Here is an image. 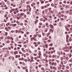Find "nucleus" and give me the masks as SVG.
Listing matches in <instances>:
<instances>
[{
  "mask_svg": "<svg viewBox=\"0 0 72 72\" xmlns=\"http://www.w3.org/2000/svg\"><path fill=\"white\" fill-rule=\"evenodd\" d=\"M67 30L68 31H70V30H69V29L68 28L67 29Z\"/></svg>",
  "mask_w": 72,
  "mask_h": 72,
  "instance_id": "052dcab7",
  "label": "nucleus"
},
{
  "mask_svg": "<svg viewBox=\"0 0 72 72\" xmlns=\"http://www.w3.org/2000/svg\"><path fill=\"white\" fill-rule=\"evenodd\" d=\"M15 56L16 58H18V55H16Z\"/></svg>",
  "mask_w": 72,
  "mask_h": 72,
  "instance_id": "393cba45",
  "label": "nucleus"
},
{
  "mask_svg": "<svg viewBox=\"0 0 72 72\" xmlns=\"http://www.w3.org/2000/svg\"><path fill=\"white\" fill-rule=\"evenodd\" d=\"M37 57H35V58H34V59H35V60H37Z\"/></svg>",
  "mask_w": 72,
  "mask_h": 72,
  "instance_id": "bf43d9fd",
  "label": "nucleus"
},
{
  "mask_svg": "<svg viewBox=\"0 0 72 72\" xmlns=\"http://www.w3.org/2000/svg\"><path fill=\"white\" fill-rule=\"evenodd\" d=\"M50 41H51V40H48V42H50Z\"/></svg>",
  "mask_w": 72,
  "mask_h": 72,
  "instance_id": "bb28decb",
  "label": "nucleus"
},
{
  "mask_svg": "<svg viewBox=\"0 0 72 72\" xmlns=\"http://www.w3.org/2000/svg\"><path fill=\"white\" fill-rule=\"evenodd\" d=\"M37 44V42H34L33 43V44L34 45H35V44Z\"/></svg>",
  "mask_w": 72,
  "mask_h": 72,
  "instance_id": "ea45409f",
  "label": "nucleus"
},
{
  "mask_svg": "<svg viewBox=\"0 0 72 72\" xmlns=\"http://www.w3.org/2000/svg\"><path fill=\"white\" fill-rule=\"evenodd\" d=\"M54 26H57V23H55V24H53Z\"/></svg>",
  "mask_w": 72,
  "mask_h": 72,
  "instance_id": "4d7b16f0",
  "label": "nucleus"
},
{
  "mask_svg": "<svg viewBox=\"0 0 72 72\" xmlns=\"http://www.w3.org/2000/svg\"><path fill=\"white\" fill-rule=\"evenodd\" d=\"M38 35V34H37L36 35H34V37L33 38H34V39H35L36 38V37H37V35Z\"/></svg>",
  "mask_w": 72,
  "mask_h": 72,
  "instance_id": "20e7f679",
  "label": "nucleus"
},
{
  "mask_svg": "<svg viewBox=\"0 0 72 72\" xmlns=\"http://www.w3.org/2000/svg\"><path fill=\"white\" fill-rule=\"evenodd\" d=\"M0 39H4V37H0Z\"/></svg>",
  "mask_w": 72,
  "mask_h": 72,
  "instance_id": "aec40b11",
  "label": "nucleus"
},
{
  "mask_svg": "<svg viewBox=\"0 0 72 72\" xmlns=\"http://www.w3.org/2000/svg\"><path fill=\"white\" fill-rule=\"evenodd\" d=\"M49 33H47V37H49Z\"/></svg>",
  "mask_w": 72,
  "mask_h": 72,
  "instance_id": "473e14b6",
  "label": "nucleus"
},
{
  "mask_svg": "<svg viewBox=\"0 0 72 72\" xmlns=\"http://www.w3.org/2000/svg\"><path fill=\"white\" fill-rule=\"evenodd\" d=\"M41 70L42 71H44V68H41Z\"/></svg>",
  "mask_w": 72,
  "mask_h": 72,
  "instance_id": "412c9836",
  "label": "nucleus"
},
{
  "mask_svg": "<svg viewBox=\"0 0 72 72\" xmlns=\"http://www.w3.org/2000/svg\"><path fill=\"white\" fill-rule=\"evenodd\" d=\"M43 20V18H40V21H42Z\"/></svg>",
  "mask_w": 72,
  "mask_h": 72,
  "instance_id": "7c9ffc66",
  "label": "nucleus"
},
{
  "mask_svg": "<svg viewBox=\"0 0 72 72\" xmlns=\"http://www.w3.org/2000/svg\"><path fill=\"white\" fill-rule=\"evenodd\" d=\"M69 30H70V31H72V28H70Z\"/></svg>",
  "mask_w": 72,
  "mask_h": 72,
  "instance_id": "8fccbe9b",
  "label": "nucleus"
},
{
  "mask_svg": "<svg viewBox=\"0 0 72 72\" xmlns=\"http://www.w3.org/2000/svg\"><path fill=\"white\" fill-rule=\"evenodd\" d=\"M65 49H68V47L67 46H66L65 47Z\"/></svg>",
  "mask_w": 72,
  "mask_h": 72,
  "instance_id": "b1692460",
  "label": "nucleus"
},
{
  "mask_svg": "<svg viewBox=\"0 0 72 72\" xmlns=\"http://www.w3.org/2000/svg\"><path fill=\"white\" fill-rule=\"evenodd\" d=\"M34 62V60H31L30 61V62L31 63H32V62Z\"/></svg>",
  "mask_w": 72,
  "mask_h": 72,
  "instance_id": "4be33fe9",
  "label": "nucleus"
},
{
  "mask_svg": "<svg viewBox=\"0 0 72 72\" xmlns=\"http://www.w3.org/2000/svg\"><path fill=\"white\" fill-rule=\"evenodd\" d=\"M31 6L32 7H33V6H34V5H33V4H32L31 5Z\"/></svg>",
  "mask_w": 72,
  "mask_h": 72,
  "instance_id": "de8ad7c7",
  "label": "nucleus"
},
{
  "mask_svg": "<svg viewBox=\"0 0 72 72\" xmlns=\"http://www.w3.org/2000/svg\"><path fill=\"white\" fill-rule=\"evenodd\" d=\"M63 3H64V4H66V1H63Z\"/></svg>",
  "mask_w": 72,
  "mask_h": 72,
  "instance_id": "79ce46f5",
  "label": "nucleus"
},
{
  "mask_svg": "<svg viewBox=\"0 0 72 72\" xmlns=\"http://www.w3.org/2000/svg\"><path fill=\"white\" fill-rule=\"evenodd\" d=\"M29 8H30V5H28L26 6V8H27V9H29Z\"/></svg>",
  "mask_w": 72,
  "mask_h": 72,
  "instance_id": "39448f33",
  "label": "nucleus"
},
{
  "mask_svg": "<svg viewBox=\"0 0 72 72\" xmlns=\"http://www.w3.org/2000/svg\"><path fill=\"white\" fill-rule=\"evenodd\" d=\"M39 56L38 58H41V56L40 55V54H39Z\"/></svg>",
  "mask_w": 72,
  "mask_h": 72,
  "instance_id": "6e6d98bb",
  "label": "nucleus"
},
{
  "mask_svg": "<svg viewBox=\"0 0 72 72\" xmlns=\"http://www.w3.org/2000/svg\"><path fill=\"white\" fill-rule=\"evenodd\" d=\"M45 24L46 26H48V23H45Z\"/></svg>",
  "mask_w": 72,
  "mask_h": 72,
  "instance_id": "09e8293b",
  "label": "nucleus"
},
{
  "mask_svg": "<svg viewBox=\"0 0 72 72\" xmlns=\"http://www.w3.org/2000/svg\"><path fill=\"white\" fill-rule=\"evenodd\" d=\"M60 9H61V10H63V9H64V8H63V7H61L60 8Z\"/></svg>",
  "mask_w": 72,
  "mask_h": 72,
  "instance_id": "c756f323",
  "label": "nucleus"
},
{
  "mask_svg": "<svg viewBox=\"0 0 72 72\" xmlns=\"http://www.w3.org/2000/svg\"><path fill=\"white\" fill-rule=\"evenodd\" d=\"M45 31L46 32H47V31H48V29L47 28L45 29Z\"/></svg>",
  "mask_w": 72,
  "mask_h": 72,
  "instance_id": "a878e982",
  "label": "nucleus"
},
{
  "mask_svg": "<svg viewBox=\"0 0 72 72\" xmlns=\"http://www.w3.org/2000/svg\"><path fill=\"white\" fill-rule=\"evenodd\" d=\"M49 17L50 18H51V19L52 18V16H50Z\"/></svg>",
  "mask_w": 72,
  "mask_h": 72,
  "instance_id": "603ef678",
  "label": "nucleus"
},
{
  "mask_svg": "<svg viewBox=\"0 0 72 72\" xmlns=\"http://www.w3.org/2000/svg\"><path fill=\"white\" fill-rule=\"evenodd\" d=\"M21 15H22V16H23L24 15V13H23L22 14L21 13L20 14Z\"/></svg>",
  "mask_w": 72,
  "mask_h": 72,
  "instance_id": "9b49d317",
  "label": "nucleus"
},
{
  "mask_svg": "<svg viewBox=\"0 0 72 72\" xmlns=\"http://www.w3.org/2000/svg\"><path fill=\"white\" fill-rule=\"evenodd\" d=\"M14 14H17V12L15 11H14Z\"/></svg>",
  "mask_w": 72,
  "mask_h": 72,
  "instance_id": "a211bd4d",
  "label": "nucleus"
},
{
  "mask_svg": "<svg viewBox=\"0 0 72 72\" xmlns=\"http://www.w3.org/2000/svg\"><path fill=\"white\" fill-rule=\"evenodd\" d=\"M60 71L61 72H64V71L62 70H60Z\"/></svg>",
  "mask_w": 72,
  "mask_h": 72,
  "instance_id": "69168bd1",
  "label": "nucleus"
},
{
  "mask_svg": "<svg viewBox=\"0 0 72 72\" xmlns=\"http://www.w3.org/2000/svg\"><path fill=\"white\" fill-rule=\"evenodd\" d=\"M67 26H68V27H69H69H71V26L69 24H68Z\"/></svg>",
  "mask_w": 72,
  "mask_h": 72,
  "instance_id": "5701e85b",
  "label": "nucleus"
},
{
  "mask_svg": "<svg viewBox=\"0 0 72 72\" xmlns=\"http://www.w3.org/2000/svg\"><path fill=\"white\" fill-rule=\"evenodd\" d=\"M66 9H67L68 8V5L66 6L65 7Z\"/></svg>",
  "mask_w": 72,
  "mask_h": 72,
  "instance_id": "3c124183",
  "label": "nucleus"
},
{
  "mask_svg": "<svg viewBox=\"0 0 72 72\" xmlns=\"http://www.w3.org/2000/svg\"><path fill=\"white\" fill-rule=\"evenodd\" d=\"M55 55H53L52 56V58H55Z\"/></svg>",
  "mask_w": 72,
  "mask_h": 72,
  "instance_id": "c85d7f7f",
  "label": "nucleus"
},
{
  "mask_svg": "<svg viewBox=\"0 0 72 72\" xmlns=\"http://www.w3.org/2000/svg\"><path fill=\"white\" fill-rule=\"evenodd\" d=\"M24 48H27V45H24Z\"/></svg>",
  "mask_w": 72,
  "mask_h": 72,
  "instance_id": "37998d69",
  "label": "nucleus"
},
{
  "mask_svg": "<svg viewBox=\"0 0 72 72\" xmlns=\"http://www.w3.org/2000/svg\"><path fill=\"white\" fill-rule=\"evenodd\" d=\"M39 37H41V35H38Z\"/></svg>",
  "mask_w": 72,
  "mask_h": 72,
  "instance_id": "c03bdc74",
  "label": "nucleus"
},
{
  "mask_svg": "<svg viewBox=\"0 0 72 72\" xmlns=\"http://www.w3.org/2000/svg\"><path fill=\"white\" fill-rule=\"evenodd\" d=\"M26 17H27V15H26V14H24V18H26Z\"/></svg>",
  "mask_w": 72,
  "mask_h": 72,
  "instance_id": "2eb2a0df",
  "label": "nucleus"
},
{
  "mask_svg": "<svg viewBox=\"0 0 72 72\" xmlns=\"http://www.w3.org/2000/svg\"><path fill=\"white\" fill-rule=\"evenodd\" d=\"M69 41H72V39H69Z\"/></svg>",
  "mask_w": 72,
  "mask_h": 72,
  "instance_id": "a19ab883",
  "label": "nucleus"
},
{
  "mask_svg": "<svg viewBox=\"0 0 72 72\" xmlns=\"http://www.w3.org/2000/svg\"><path fill=\"white\" fill-rule=\"evenodd\" d=\"M55 60V59H52L51 60V62H54Z\"/></svg>",
  "mask_w": 72,
  "mask_h": 72,
  "instance_id": "e433bc0d",
  "label": "nucleus"
},
{
  "mask_svg": "<svg viewBox=\"0 0 72 72\" xmlns=\"http://www.w3.org/2000/svg\"><path fill=\"white\" fill-rule=\"evenodd\" d=\"M49 58H51V54H50L49 55Z\"/></svg>",
  "mask_w": 72,
  "mask_h": 72,
  "instance_id": "f3484780",
  "label": "nucleus"
},
{
  "mask_svg": "<svg viewBox=\"0 0 72 72\" xmlns=\"http://www.w3.org/2000/svg\"><path fill=\"white\" fill-rule=\"evenodd\" d=\"M24 48H22V49H21V50H22V51H24Z\"/></svg>",
  "mask_w": 72,
  "mask_h": 72,
  "instance_id": "c9c22d12",
  "label": "nucleus"
},
{
  "mask_svg": "<svg viewBox=\"0 0 72 72\" xmlns=\"http://www.w3.org/2000/svg\"><path fill=\"white\" fill-rule=\"evenodd\" d=\"M42 21L44 22H45V21H46V20H45L44 19H43Z\"/></svg>",
  "mask_w": 72,
  "mask_h": 72,
  "instance_id": "0e129e2a",
  "label": "nucleus"
},
{
  "mask_svg": "<svg viewBox=\"0 0 72 72\" xmlns=\"http://www.w3.org/2000/svg\"><path fill=\"white\" fill-rule=\"evenodd\" d=\"M40 44H41V43L40 42H38L37 43V44H38V45H40Z\"/></svg>",
  "mask_w": 72,
  "mask_h": 72,
  "instance_id": "864d4df0",
  "label": "nucleus"
},
{
  "mask_svg": "<svg viewBox=\"0 0 72 72\" xmlns=\"http://www.w3.org/2000/svg\"><path fill=\"white\" fill-rule=\"evenodd\" d=\"M69 48H68L66 50V51L68 52L69 51Z\"/></svg>",
  "mask_w": 72,
  "mask_h": 72,
  "instance_id": "9d476101",
  "label": "nucleus"
},
{
  "mask_svg": "<svg viewBox=\"0 0 72 72\" xmlns=\"http://www.w3.org/2000/svg\"><path fill=\"white\" fill-rule=\"evenodd\" d=\"M57 63L56 62H53L52 63V66H57Z\"/></svg>",
  "mask_w": 72,
  "mask_h": 72,
  "instance_id": "f257e3e1",
  "label": "nucleus"
},
{
  "mask_svg": "<svg viewBox=\"0 0 72 72\" xmlns=\"http://www.w3.org/2000/svg\"><path fill=\"white\" fill-rule=\"evenodd\" d=\"M39 25H40L41 26H42V23L40 22L39 23Z\"/></svg>",
  "mask_w": 72,
  "mask_h": 72,
  "instance_id": "cd10ccee",
  "label": "nucleus"
},
{
  "mask_svg": "<svg viewBox=\"0 0 72 72\" xmlns=\"http://www.w3.org/2000/svg\"><path fill=\"white\" fill-rule=\"evenodd\" d=\"M48 64H45V66L46 67H48Z\"/></svg>",
  "mask_w": 72,
  "mask_h": 72,
  "instance_id": "58836bf2",
  "label": "nucleus"
},
{
  "mask_svg": "<svg viewBox=\"0 0 72 72\" xmlns=\"http://www.w3.org/2000/svg\"><path fill=\"white\" fill-rule=\"evenodd\" d=\"M72 57V55H69V58H71Z\"/></svg>",
  "mask_w": 72,
  "mask_h": 72,
  "instance_id": "338daca9",
  "label": "nucleus"
},
{
  "mask_svg": "<svg viewBox=\"0 0 72 72\" xmlns=\"http://www.w3.org/2000/svg\"><path fill=\"white\" fill-rule=\"evenodd\" d=\"M30 12H27V14H30Z\"/></svg>",
  "mask_w": 72,
  "mask_h": 72,
  "instance_id": "774afa93",
  "label": "nucleus"
},
{
  "mask_svg": "<svg viewBox=\"0 0 72 72\" xmlns=\"http://www.w3.org/2000/svg\"><path fill=\"white\" fill-rule=\"evenodd\" d=\"M60 20L61 21H64V19H63V18H62L60 19Z\"/></svg>",
  "mask_w": 72,
  "mask_h": 72,
  "instance_id": "72a5a7b5",
  "label": "nucleus"
},
{
  "mask_svg": "<svg viewBox=\"0 0 72 72\" xmlns=\"http://www.w3.org/2000/svg\"><path fill=\"white\" fill-rule=\"evenodd\" d=\"M45 11L44 10H43L42 12V13L43 14H44L45 13Z\"/></svg>",
  "mask_w": 72,
  "mask_h": 72,
  "instance_id": "5fc2aeb1",
  "label": "nucleus"
},
{
  "mask_svg": "<svg viewBox=\"0 0 72 72\" xmlns=\"http://www.w3.org/2000/svg\"><path fill=\"white\" fill-rule=\"evenodd\" d=\"M12 26L13 27H15V26H17V24H12Z\"/></svg>",
  "mask_w": 72,
  "mask_h": 72,
  "instance_id": "0eeeda50",
  "label": "nucleus"
},
{
  "mask_svg": "<svg viewBox=\"0 0 72 72\" xmlns=\"http://www.w3.org/2000/svg\"><path fill=\"white\" fill-rule=\"evenodd\" d=\"M19 53L20 54H21L22 53V52H21V51H20L19 52Z\"/></svg>",
  "mask_w": 72,
  "mask_h": 72,
  "instance_id": "49530a36",
  "label": "nucleus"
},
{
  "mask_svg": "<svg viewBox=\"0 0 72 72\" xmlns=\"http://www.w3.org/2000/svg\"><path fill=\"white\" fill-rule=\"evenodd\" d=\"M26 68V67H23V69H25Z\"/></svg>",
  "mask_w": 72,
  "mask_h": 72,
  "instance_id": "2f4dec72",
  "label": "nucleus"
},
{
  "mask_svg": "<svg viewBox=\"0 0 72 72\" xmlns=\"http://www.w3.org/2000/svg\"><path fill=\"white\" fill-rule=\"evenodd\" d=\"M18 46H20V47H21V48L22 47V45H18Z\"/></svg>",
  "mask_w": 72,
  "mask_h": 72,
  "instance_id": "13d9d810",
  "label": "nucleus"
},
{
  "mask_svg": "<svg viewBox=\"0 0 72 72\" xmlns=\"http://www.w3.org/2000/svg\"><path fill=\"white\" fill-rule=\"evenodd\" d=\"M46 54H50V51H46Z\"/></svg>",
  "mask_w": 72,
  "mask_h": 72,
  "instance_id": "f03ea898",
  "label": "nucleus"
},
{
  "mask_svg": "<svg viewBox=\"0 0 72 72\" xmlns=\"http://www.w3.org/2000/svg\"><path fill=\"white\" fill-rule=\"evenodd\" d=\"M65 58L67 60H68V59H69V58L67 57H66Z\"/></svg>",
  "mask_w": 72,
  "mask_h": 72,
  "instance_id": "4468645a",
  "label": "nucleus"
},
{
  "mask_svg": "<svg viewBox=\"0 0 72 72\" xmlns=\"http://www.w3.org/2000/svg\"><path fill=\"white\" fill-rule=\"evenodd\" d=\"M33 40H35V38H32L30 40L31 41H33Z\"/></svg>",
  "mask_w": 72,
  "mask_h": 72,
  "instance_id": "1a4fd4ad",
  "label": "nucleus"
},
{
  "mask_svg": "<svg viewBox=\"0 0 72 72\" xmlns=\"http://www.w3.org/2000/svg\"><path fill=\"white\" fill-rule=\"evenodd\" d=\"M7 43H8V44H9V43H10V41L9 40H8L7 41Z\"/></svg>",
  "mask_w": 72,
  "mask_h": 72,
  "instance_id": "dca6fc26",
  "label": "nucleus"
},
{
  "mask_svg": "<svg viewBox=\"0 0 72 72\" xmlns=\"http://www.w3.org/2000/svg\"><path fill=\"white\" fill-rule=\"evenodd\" d=\"M15 53H16V54H18V52L17 51H15Z\"/></svg>",
  "mask_w": 72,
  "mask_h": 72,
  "instance_id": "e2e57ef3",
  "label": "nucleus"
},
{
  "mask_svg": "<svg viewBox=\"0 0 72 72\" xmlns=\"http://www.w3.org/2000/svg\"><path fill=\"white\" fill-rule=\"evenodd\" d=\"M66 41H67V40H68V38H67V37H66Z\"/></svg>",
  "mask_w": 72,
  "mask_h": 72,
  "instance_id": "680f3d73",
  "label": "nucleus"
},
{
  "mask_svg": "<svg viewBox=\"0 0 72 72\" xmlns=\"http://www.w3.org/2000/svg\"><path fill=\"white\" fill-rule=\"evenodd\" d=\"M36 21H35V24H37V22H38V21H39L38 20H36Z\"/></svg>",
  "mask_w": 72,
  "mask_h": 72,
  "instance_id": "423d86ee",
  "label": "nucleus"
},
{
  "mask_svg": "<svg viewBox=\"0 0 72 72\" xmlns=\"http://www.w3.org/2000/svg\"><path fill=\"white\" fill-rule=\"evenodd\" d=\"M1 14H3V13H4V11H1Z\"/></svg>",
  "mask_w": 72,
  "mask_h": 72,
  "instance_id": "ddd939ff",
  "label": "nucleus"
},
{
  "mask_svg": "<svg viewBox=\"0 0 72 72\" xmlns=\"http://www.w3.org/2000/svg\"><path fill=\"white\" fill-rule=\"evenodd\" d=\"M50 68L51 69H52L53 68V67L51 65L50 66Z\"/></svg>",
  "mask_w": 72,
  "mask_h": 72,
  "instance_id": "6e6552de",
  "label": "nucleus"
},
{
  "mask_svg": "<svg viewBox=\"0 0 72 72\" xmlns=\"http://www.w3.org/2000/svg\"><path fill=\"white\" fill-rule=\"evenodd\" d=\"M37 5H39L40 4V2H37Z\"/></svg>",
  "mask_w": 72,
  "mask_h": 72,
  "instance_id": "4c0bfd02",
  "label": "nucleus"
},
{
  "mask_svg": "<svg viewBox=\"0 0 72 72\" xmlns=\"http://www.w3.org/2000/svg\"><path fill=\"white\" fill-rule=\"evenodd\" d=\"M49 26L50 27H51V28H53V27H54V25L51 24H50Z\"/></svg>",
  "mask_w": 72,
  "mask_h": 72,
  "instance_id": "7ed1b4c3",
  "label": "nucleus"
},
{
  "mask_svg": "<svg viewBox=\"0 0 72 72\" xmlns=\"http://www.w3.org/2000/svg\"><path fill=\"white\" fill-rule=\"evenodd\" d=\"M8 28L9 30H10V29H11V28L9 26L8 27Z\"/></svg>",
  "mask_w": 72,
  "mask_h": 72,
  "instance_id": "a18cd8bd",
  "label": "nucleus"
},
{
  "mask_svg": "<svg viewBox=\"0 0 72 72\" xmlns=\"http://www.w3.org/2000/svg\"><path fill=\"white\" fill-rule=\"evenodd\" d=\"M44 1H41V4H44Z\"/></svg>",
  "mask_w": 72,
  "mask_h": 72,
  "instance_id": "6ab92c4d",
  "label": "nucleus"
},
{
  "mask_svg": "<svg viewBox=\"0 0 72 72\" xmlns=\"http://www.w3.org/2000/svg\"><path fill=\"white\" fill-rule=\"evenodd\" d=\"M3 50H6V48H3L2 49Z\"/></svg>",
  "mask_w": 72,
  "mask_h": 72,
  "instance_id": "f704fd0d",
  "label": "nucleus"
},
{
  "mask_svg": "<svg viewBox=\"0 0 72 72\" xmlns=\"http://www.w3.org/2000/svg\"><path fill=\"white\" fill-rule=\"evenodd\" d=\"M62 7L64 8V7H65V6H66V5L64 4H63L62 5Z\"/></svg>",
  "mask_w": 72,
  "mask_h": 72,
  "instance_id": "f8f14e48",
  "label": "nucleus"
}]
</instances>
